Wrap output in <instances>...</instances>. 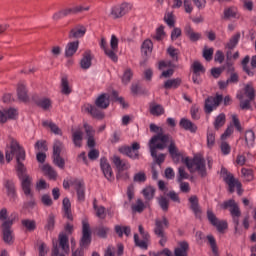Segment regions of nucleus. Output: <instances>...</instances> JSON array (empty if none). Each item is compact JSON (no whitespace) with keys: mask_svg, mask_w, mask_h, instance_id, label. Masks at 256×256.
<instances>
[{"mask_svg":"<svg viewBox=\"0 0 256 256\" xmlns=\"http://www.w3.org/2000/svg\"><path fill=\"white\" fill-rule=\"evenodd\" d=\"M244 94L250 101H254L255 100V88H253V85L246 84L244 87Z\"/></svg>","mask_w":256,"mask_h":256,"instance_id":"49","label":"nucleus"},{"mask_svg":"<svg viewBox=\"0 0 256 256\" xmlns=\"http://www.w3.org/2000/svg\"><path fill=\"white\" fill-rule=\"evenodd\" d=\"M249 61H251V57H249V55H246L241 62L242 69L249 77H253V75H255V72L249 69Z\"/></svg>","mask_w":256,"mask_h":256,"instance_id":"45","label":"nucleus"},{"mask_svg":"<svg viewBox=\"0 0 256 256\" xmlns=\"http://www.w3.org/2000/svg\"><path fill=\"white\" fill-rule=\"evenodd\" d=\"M158 135L168 137L167 143H170L168 146V152L174 163H179L181 161V153H179V149H177V145H175V140H173V137L164 133H158Z\"/></svg>","mask_w":256,"mask_h":256,"instance_id":"12","label":"nucleus"},{"mask_svg":"<svg viewBox=\"0 0 256 256\" xmlns=\"http://www.w3.org/2000/svg\"><path fill=\"white\" fill-rule=\"evenodd\" d=\"M42 171L44 175H46V177H48V179H50L51 181L57 180V171H55V169H53L51 165L44 164L42 166Z\"/></svg>","mask_w":256,"mask_h":256,"instance_id":"33","label":"nucleus"},{"mask_svg":"<svg viewBox=\"0 0 256 256\" xmlns=\"http://www.w3.org/2000/svg\"><path fill=\"white\" fill-rule=\"evenodd\" d=\"M45 231H53L55 229V214L50 213L44 226Z\"/></svg>","mask_w":256,"mask_h":256,"instance_id":"47","label":"nucleus"},{"mask_svg":"<svg viewBox=\"0 0 256 256\" xmlns=\"http://www.w3.org/2000/svg\"><path fill=\"white\" fill-rule=\"evenodd\" d=\"M184 33L192 43H197V41L201 40L202 37L201 33L195 32V30L192 29L191 25H187L184 28Z\"/></svg>","mask_w":256,"mask_h":256,"instance_id":"27","label":"nucleus"},{"mask_svg":"<svg viewBox=\"0 0 256 256\" xmlns=\"http://www.w3.org/2000/svg\"><path fill=\"white\" fill-rule=\"evenodd\" d=\"M59 246L64 253H69V236L67 234H59Z\"/></svg>","mask_w":256,"mask_h":256,"instance_id":"36","label":"nucleus"},{"mask_svg":"<svg viewBox=\"0 0 256 256\" xmlns=\"http://www.w3.org/2000/svg\"><path fill=\"white\" fill-rule=\"evenodd\" d=\"M165 229H169V220L167 219V217L163 216L162 220L156 219L154 226V234L157 237H164Z\"/></svg>","mask_w":256,"mask_h":256,"instance_id":"15","label":"nucleus"},{"mask_svg":"<svg viewBox=\"0 0 256 256\" xmlns=\"http://www.w3.org/2000/svg\"><path fill=\"white\" fill-rule=\"evenodd\" d=\"M180 127L185 131H190V133H197V125H195L191 120L182 118L179 123Z\"/></svg>","mask_w":256,"mask_h":256,"instance_id":"30","label":"nucleus"},{"mask_svg":"<svg viewBox=\"0 0 256 256\" xmlns=\"http://www.w3.org/2000/svg\"><path fill=\"white\" fill-rule=\"evenodd\" d=\"M141 145L138 142L132 143L131 146H122L118 149L119 153L126 155L129 159H139V150Z\"/></svg>","mask_w":256,"mask_h":256,"instance_id":"11","label":"nucleus"},{"mask_svg":"<svg viewBox=\"0 0 256 256\" xmlns=\"http://www.w3.org/2000/svg\"><path fill=\"white\" fill-rule=\"evenodd\" d=\"M89 9H91L90 6L78 5L70 8H64L62 11H64L65 17H69V15H79V13H83V11H89Z\"/></svg>","mask_w":256,"mask_h":256,"instance_id":"21","label":"nucleus"},{"mask_svg":"<svg viewBox=\"0 0 256 256\" xmlns=\"http://www.w3.org/2000/svg\"><path fill=\"white\" fill-rule=\"evenodd\" d=\"M245 145L248 147V149H251V147H254L255 145V132L253 130H247L245 132Z\"/></svg>","mask_w":256,"mask_h":256,"instance_id":"39","label":"nucleus"},{"mask_svg":"<svg viewBox=\"0 0 256 256\" xmlns=\"http://www.w3.org/2000/svg\"><path fill=\"white\" fill-rule=\"evenodd\" d=\"M131 10V4L124 2L120 5L114 6L111 9L110 16L112 19H121L124 15H127Z\"/></svg>","mask_w":256,"mask_h":256,"instance_id":"13","label":"nucleus"},{"mask_svg":"<svg viewBox=\"0 0 256 256\" xmlns=\"http://www.w3.org/2000/svg\"><path fill=\"white\" fill-rule=\"evenodd\" d=\"M237 18V8L229 7L224 9V16L222 19H235Z\"/></svg>","mask_w":256,"mask_h":256,"instance_id":"48","label":"nucleus"},{"mask_svg":"<svg viewBox=\"0 0 256 256\" xmlns=\"http://www.w3.org/2000/svg\"><path fill=\"white\" fill-rule=\"evenodd\" d=\"M168 55L171 57L172 61H179V50L173 46L168 47Z\"/></svg>","mask_w":256,"mask_h":256,"instance_id":"57","label":"nucleus"},{"mask_svg":"<svg viewBox=\"0 0 256 256\" xmlns=\"http://www.w3.org/2000/svg\"><path fill=\"white\" fill-rule=\"evenodd\" d=\"M19 217V214L13 212L11 214V218L2 222L0 225V230L2 233V240L6 245H13L15 243V236L13 235V223H15V219Z\"/></svg>","mask_w":256,"mask_h":256,"instance_id":"4","label":"nucleus"},{"mask_svg":"<svg viewBox=\"0 0 256 256\" xmlns=\"http://www.w3.org/2000/svg\"><path fill=\"white\" fill-rule=\"evenodd\" d=\"M32 101L35 103V105H37V107H40L44 111H47V109L51 107V99L41 98L37 94L32 96Z\"/></svg>","mask_w":256,"mask_h":256,"instance_id":"22","label":"nucleus"},{"mask_svg":"<svg viewBox=\"0 0 256 256\" xmlns=\"http://www.w3.org/2000/svg\"><path fill=\"white\" fill-rule=\"evenodd\" d=\"M100 169L104 177L107 179V181L115 180V177L113 176V169L111 168V164H109V161L105 157H102L100 159Z\"/></svg>","mask_w":256,"mask_h":256,"instance_id":"16","label":"nucleus"},{"mask_svg":"<svg viewBox=\"0 0 256 256\" xmlns=\"http://www.w3.org/2000/svg\"><path fill=\"white\" fill-rule=\"evenodd\" d=\"M225 183L228 185L229 193H235V187L237 188L238 195H242L243 190H241V182L235 180V176L233 174H228L227 177L224 178Z\"/></svg>","mask_w":256,"mask_h":256,"instance_id":"17","label":"nucleus"},{"mask_svg":"<svg viewBox=\"0 0 256 256\" xmlns=\"http://www.w3.org/2000/svg\"><path fill=\"white\" fill-rule=\"evenodd\" d=\"M220 207L224 211L229 210L234 225V235H242L243 228H241V208H239V204L235 199H229L220 204Z\"/></svg>","mask_w":256,"mask_h":256,"instance_id":"2","label":"nucleus"},{"mask_svg":"<svg viewBox=\"0 0 256 256\" xmlns=\"http://www.w3.org/2000/svg\"><path fill=\"white\" fill-rule=\"evenodd\" d=\"M189 243L187 241H182L179 243V247L175 248V256H189Z\"/></svg>","mask_w":256,"mask_h":256,"instance_id":"29","label":"nucleus"},{"mask_svg":"<svg viewBox=\"0 0 256 256\" xmlns=\"http://www.w3.org/2000/svg\"><path fill=\"white\" fill-rule=\"evenodd\" d=\"M189 203H190V209L194 213L196 219H203V210L201 209V206L199 205V198L197 196H191L189 198Z\"/></svg>","mask_w":256,"mask_h":256,"instance_id":"18","label":"nucleus"},{"mask_svg":"<svg viewBox=\"0 0 256 256\" xmlns=\"http://www.w3.org/2000/svg\"><path fill=\"white\" fill-rule=\"evenodd\" d=\"M167 141H169V136H162L161 134L154 135L149 141L151 157L155 159L157 165L165 162V154L157 155V149L163 151L167 147Z\"/></svg>","mask_w":256,"mask_h":256,"instance_id":"3","label":"nucleus"},{"mask_svg":"<svg viewBox=\"0 0 256 256\" xmlns=\"http://www.w3.org/2000/svg\"><path fill=\"white\" fill-rule=\"evenodd\" d=\"M221 103H224V107H228V105H231L233 103V100L231 99V96L227 95L223 98L222 94H216V97L209 96L204 103V111L208 115L213 113Z\"/></svg>","mask_w":256,"mask_h":256,"instance_id":"5","label":"nucleus"},{"mask_svg":"<svg viewBox=\"0 0 256 256\" xmlns=\"http://www.w3.org/2000/svg\"><path fill=\"white\" fill-rule=\"evenodd\" d=\"M65 149V145L60 140H55L53 144V154L52 159L54 165L59 167V169H65V159L61 157V151Z\"/></svg>","mask_w":256,"mask_h":256,"instance_id":"9","label":"nucleus"},{"mask_svg":"<svg viewBox=\"0 0 256 256\" xmlns=\"http://www.w3.org/2000/svg\"><path fill=\"white\" fill-rule=\"evenodd\" d=\"M86 111L90 113V115L94 119H98V120L105 119V114L97 106L88 105V107H86Z\"/></svg>","mask_w":256,"mask_h":256,"instance_id":"31","label":"nucleus"},{"mask_svg":"<svg viewBox=\"0 0 256 256\" xmlns=\"http://www.w3.org/2000/svg\"><path fill=\"white\" fill-rule=\"evenodd\" d=\"M70 185L74 187L78 201L83 203V201H85V182L83 179H72L70 180Z\"/></svg>","mask_w":256,"mask_h":256,"instance_id":"14","label":"nucleus"},{"mask_svg":"<svg viewBox=\"0 0 256 256\" xmlns=\"http://www.w3.org/2000/svg\"><path fill=\"white\" fill-rule=\"evenodd\" d=\"M5 157L7 163L13 161V157H16V173L18 179L21 181V189L24 195H30L33 197V178L27 174V168L23 161H25V149L19 144L15 139H12L10 142V150H6Z\"/></svg>","mask_w":256,"mask_h":256,"instance_id":"1","label":"nucleus"},{"mask_svg":"<svg viewBox=\"0 0 256 256\" xmlns=\"http://www.w3.org/2000/svg\"><path fill=\"white\" fill-rule=\"evenodd\" d=\"M207 219L210 224H212L213 227H216L217 231L219 233H223L225 229H228L229 224L227 223L226 220H219L217 216L215 215V212L213 210L208 209L206 212Z\"/></svg>","mask_w":256,"mask_h":256,"instance_id":"10","label":"nucleus"},{"mask_svg":"<svg viewBox=\"0 0 256 256\" xmlns=\"http://www.w3.org/2000/svg\"><path fill=\"white\" fill-rule=\"evenodd\" d=\"M17 96L19 101H22L23 103H27L29 101V94L27 91V86L23 82L18 83L17 87Z\"/></svg>","mask_w":256,"mask_h":256,"instance_id":"24","label":"nucleus"},{"mask_svg":"<svg viewBox=\"0 0 256 256\" xmlns=\"http://www.w3.org/2000/svg\"><path fill=\"white\" fill-rule=\"evenodd\" d=\"M134 183H145L147 181V175L145 172H138L133 177Z\"/></svg>","mask_w":256,"mask_h":256,"instance_id":"60","label":"nucleus"},{"mask_svg":"<svg viewBox=\"0 0 256 256\" xmlns=\"http://www.w3.org/2000/svg\"><path fill=\"white\" fill-rule=\"evenodd\" d=\"M3 185L7 191V196L9 199H17V189L15 188V182H13V180L5 179Z\"/></svg>","mask_w":256,"mask_h":256,"instance_id":"23","label":"nucleus"},{"mask_svg":"<svg viewBox=\"0 0 256 256\" xmlns=\"http://www.w3.org/2000/svg\"><path fill=\"white\" fill-rule=\"evenodd\" d=\"M64 217H67L69 221H73V213L71 212V200L64 198L62 201Z\"/></svg>","mask_w":256,"mask_h":256,"instance_id":"34","label":"nucleus"},{"mask_svg":"<svg viewBox=\"0 0 256 256\" xmlns=\"http://www.w3.org/2000/svg\"><path fill=\"white\" fill-rule=\"evenodd\" d=\"M78 50H79V40L69 42L65 47L64 55L66 58L73 57V55H75Z\"/></svg>","mask_w":256,"mask_h":256,"instance_id":"28","label":"nucleus"},{"mask_svg":"<svg viewBox=\"0 0 256 256\" xmlns=\"http://www.w3.org/2000/svg\"><path fill=\"white\" fill-rule=\"evenodd\" d=\"M150 113L154 117H161V115L165 114V108L160 104H154L150 107Z\"/></svg>","mask_w":256,"mask_h":256,"instance_id":"44","label":"nucleus"},{"mask_svg":"<svg viewBox=\"0 0 256 256\" xmlns=\"http://www.w3.org/2000/svg\"><path fill=\"white\" fill-rule=\"evenodd\" d=\"M227 121V118L225 116V113H220L214 121V129L216 131H219L221 129V127H223L225 125Z\"/></svg>","mask_w":256,"mask_h":256,"instance_id":"42","label":"nucleus"},{"mask_svg":"<svg viewBox=\"0 0 256 256\" xmlns=\"http://www.w3.org/2000/svg\"><path fill=\"white\" fill-rule=\"evenodd\" d=\"M158 204L160 205L162 211H169V200L165 196H160L158 198Z\"/></svg>","mask_w":256,"mask_h":256,"instance_id":"58","label":"nucleus"},{"mask_svg":"<svg viewBox=\"0 0 256 256\" xmlns=\"http://www.w3.org/2000/svg\"><path fill=\"white\" fill-rule=\"evenodd\" d=\"M93 209L96 211V217L99 219H105V207L97 205V198L93 200Z\"/></svg>","mask_w":256,"mask_h":256,"instance_id":"46","label":"nucleus"},{"mask_svg":"<svg viewBox=\"0 0 256 256\" xmlns=\"http://www.w3.org/2000/svg\"><path fill=\"white\" fill-rule=\"evenodd\" d=\"M239 39H241V33L238 32L229 39L228 43L225 44V49L233 51V49H235L239 44Z\"/></svg>","mask_w":256,"mask_h":256,"instance_id":"37","label":"nucleus"},{"mask_svg":"<svg viewBox=\"0 0 256 256\" xmlns=\"http://www.w3.org/2000/svg\"><path fill=\"white\" fill-rule=\"evenodd\" d=\"M164 21L166 22L168 27H175V15L173 14V12H166L164 15Z\"/></svg>","mask_w":256,"mask_h":256,"instance_id":"54","label":"nucleus"},{"mask_svg":"<svg viewBox=\"0 0 256 256\" xmlns=\"http://www.w3.org/2000/svg\"><path fill=\"white\" fill-rule=\"evenodd\" d=\"M93 61V55L91 54V50H86L83 53V57L80 60L81 69L87 70L91 67Z\"/></svg>","mask_w":256,"mask_h":256,"instance_id":"26","label":"nucleus"},{"mask_svg":"<svg viewBox=\"0 0 256 256\" xmlns=\"http://www.w3.org/2000/svg\"><path fill=\"white\" fill-rule=\"evenodd\" d=\"M21 225L24 226L26 231H29L30 233H33V231L37 229V222L35 220L23 219L21 220Z\"/></svg>","mask_w":256,"mask_h":256,"instance_id":"40","label":"nucleus"},{"mask_svg":"<svg viewBox=\"0 0 256 256\" xmlns=\"http://www.w3.org/2000/svg\"><path fill=\"white\" fill-rule=\"evenodd\" d=\"M215 145V132L213 130L207 131V147L211 149Z\"/></svg>","mask_w":256,"mask_h":256,"instance_id":"61","label":"nucleus"},{"mask_svg":"<svg viewBox=\"0 0 256 256\" xmlns=\"http://www.w3.org/2000/svg\"><path fill=\"white\" fill-rule=\"evenodd\" d=\"M132 211L134 213H143V211H145V203H143V200L137 199L136 204L132 205Z\"/></svg>","mask_w":256,"mask_h":256,"instance_id":"55","label":"nucleus"},{"mask_svg":"<svg viewBox=\"0 0 256 256\" xmlns=\"http://www.w3.org/2000/svg\"><path fill=\"white\" fill-rule=\"evenodd\" d=\"M146 201H151L155 197V189L152 186H148L142 190Z\"/></svg>","mask_w":256,"mask_h":256,"instance_id":"51","label":"nucleus"},{"mask_svg":"<svg viewBox=\"0 0 256 256\" xmlns=\"http://www.w3.org/2000/svg\"><path fill=\"white\" fill-rule=\"evenodd\" d=\"M72 141L75 147H81V141H83V132L81 130H77L72 134Z\"/></svg>","mask_w":256,"mask_h":256,"instance_id":"50","label":"nucleus"},{"mask_svg":"<svg viewBox=\"0 0 256 256\" xmlns=\"http://www.w3.org/2000/svg\"><path fill=\"white\" fill-rule=\"evenodd\" d=\"M141 53L145 57H147L148 55H151V53H153V42L151 40L146 39L142 43V45H141Z\"/></svg>","mask_w":256,"mask_h":256,"instance_id":"38","label":"nucleus"},{"mask_svg":"<svg viewBox=\"0 0 256 256\" xmlns=\"http://www.w3.org/2000/svg\"><path fill=\"white\" fill-rule=\"evenodd\" d=\"M85 33H87V28L81 24L76 25L69 31L68 39H81V37H85Z\"/></svg>","mask_w":256,"mask_h":256,"instance_id":"19","label":"nucleus"},{"mask_svg":"<svg viewBox=\"0 0 256 256\" xmlns=\"http://www.w3.org/2000/svg\"><path fill=\"white\" fill-rule=\"evenodd\" d=\"M61 93H63V95H70L71 93V88L69 87V80L67 77H63L61 79Z\"/></svg>","mask_w":256,"mask_h":256,"instance_id":"53","label":"nucleus"},{"mask_svg":"<svg viewBox=\"0 0 256 256\" xmlns=\"http://www.w3.org/2000/svg\"><path fill=\"white\" fill-rule=\"evenodd\" d=\"M91 241V226L89 225V223L83 222L82 237L79 242L80 249H76L74 252H72V256H84L83 249H87V247L91 245Z\"/></svg>","mask_w":256,"mask_h":256,"instance_id":"8","label":"nucleus"},{"mask_svg":"<svg viewBox=\"0 0 256 256\" xmlns=\"http://www.w3.org/2000/svg\"><path fill=\"white\" fill-rule=\"evenodd\" d=\"M133 79V70L131 68H126L121 77V82L123 85H129Z\"/></svg>","mask_w":256,"mask_h":256,"instance_id":"41","label":"nucleus"},{"mask_svg":"<svg viewBox=\"0 0 256 256\" xmlns=\"http://www.w3.org/2000/svg\"><path fill=\"white\" fill-rule=\"evenodd\" d=\"M181 83H183L181 78L168 79L164 82L163 87L164 89H179Z\"/></svg>","mask_w":256,"mask_h":256,"instance_id":"35","label":"nucleus"},{"mask_svg":"<svg viewBox=\"0 0 256 256\" xmlns=\"http://www.w3.org/2000/svg\"><path fill=\"white\" fill-rule=\"evenodd\" d=\"M183 162L190 171L195 167V171H197L200 177L205 178L207 176V167L203 156L195 155L192 159L186 157Z\"/></svg>","mask_w":256,"mask_h":256,"instance_id":"7","label":"nucleus"},{"mask_svg":"<svg viewBox=\"0 0 256 256\" xmlns=\"http://www.w3.org/2000/svg\"><path fill=\"white\" fill-rule=\"evenodd\" d=\"M207 240L212 249V253L217 252V250H219V248L217 247V241L215 240V237L213 235H208Z\"/></svg>","mask_w":256,"mask_h":256,"instance_id":"63","label":"nucleus"},{"mask_svg":"<svg viewBox=\"0 0 256 256\" xmlns=\"http://www.w3.org/2000/svg\"><path fill=\"white\" fill-rule=\"evenodd\" d=\"M110 47L111 49L107 48V40L102 37L100 41V48L103 49L106 57L111 59L114 63H117V61H119V57L117 56V52L119 51V39L117 36H111Z\"/></svg>","mask_w":256,"mask_h":256,"instance_id":"6","label":"nucleus"},{"mask_svg":"<svg viewBox=\"0 0 256 256\" xmlns=\"http://www.w3.org/2000/svg\"><path fill=\"white\" fill-rule=\"evenodd\" d=\"M112 163H114L116 169H118V171H125V169H129V167H127V164L125 162H123V160H121V157L114 155L112 158Z\"/></svg>","mask_w":256,"mask_h":256,"instance_id":"43","label":"nucleus"},{"mask_svg":"<svg viewBox=\"0 0 256 256\" xmlns=\"http://www.w3.org/2000/svg\"><path fill=\"white\" fill-rule=\"evenodd\" d=\"M192 70H193V73H196V74L205 73V67L199 61H195L192 64Z\"/></svg>","mask_w":256,"mask_h":256,"instance_id":"59","label":"nucleus"},{"mask_svg":"<svg viewBox=\"0 0 256 256\" xmlns=\"http://www.w3.org/2000/svg\"><path fill=\"white\" fill-rule=\"evenodd\" d=\"M141 237L143 240H139V234H134V243L136 247H139L140 249H145L147 250L149 245L147 242L149 239H151V235H149V232H144L141 234Z\"/></svg>","mask_w":256,"mask_h":256,"instance_id":"20","label":"nucleus"},{"mask_svg":"<svg viewBox=\"0 0 256 256\" xmlns=\"http://www.w3.org/2000/svg\"><path fill=\"white\" fill-rule=\"evenodd\" d=\"M109 231V227L99 226L96 229V235L97 237H100V239H107V234L109 233Z\"/></svg>","mask_w":256,"mask_h":256,"instance_id":"56","label":"nucleus"},{"mask_svg":"<svg viewBox=\"0 0 256 256\" xmlns=\"http://www.w3.org/2000/svg\"><path fill=\"white\" fill-rule=\"evenodd\" d=\"M42 126L50 129L51 133H54V135H63L61 128H59L53 121L43 120Z\"/></svg>","mask_w":256,"mask_h":256,"instance_id":"32","label":"nucleus"},{"mask_svg":"<svg viewBox=\"0 0 256 256\" xmlns=\"http://www.w3.org/2000/svg\"><path fill=\"white\" fill-rule=\"evenodd\" d=\"M109 94L102 93L95 100V106L98 109H107L110 105Z\"/></svg>","mask_w":256,"mask_h":256,"instance_id":"25","label":"nucleus"},{"mask_svg":"<svg viewBox=\"0 0 256 256\" xmlns=\"http://www.w3.org/2000/svg\"><path fill=\"white\" fill-rule=\"evenodd\" d=\"M241 173L246 181H253V170L242 168Z\"/></svg>","mask_w":256,"mask_h":256,"instance_id":"64","label":"nucleus"},{"mask_svg":"<svg viewBox=\"0 0 256 256\" xmlns=\"http://www.w3.org/2000/svg\"><path fill=\"white\" fill-rule=\"evenodd\" d=\"M4 115H6V121L8 119L15 120L19 117V112L15 108L4 109Z\"/></svg>","mask_w":256,"mask_h":256,"instance_id":"52","label":"nucleus"},{"mask_svg":"<svg viewBox=\"0 0 256 256\" xmlns=\"http://www.w3.org/2000/svg\"><path fill=\"white\" fill-rule=\"evenodd\" d=\"M163 37H165V26L161 25L156 29L154 39H156V41H162Z\"/></svg>","mask_w":256,"mask_h":256,"instance_id":"62","label":"nucleus"}]
</instances>
